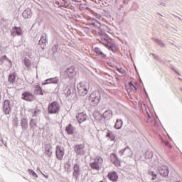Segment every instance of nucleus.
<instances>
[{
  "label": "nucleus",
  "instance_id": "nucleus-1",
  "mask_svg": "<svg viewBox=\"0 0 182 182\" xmlns=\"http://www.w3.org/2000/svg\"><path fill=\"white\" fill-rule=\"evenodd\" d=\"M60 110V105L56 101H53L48 106V111L50 114H56Z\"/></svg>",
  "mask_w": 182,
  "mask_h": 182
},
{
  "label": "nucleus",
  "instance_id": "nucleus-2",
  "mask_svg": "<svg viewBox=\"0 0 182 182\" xmlns=\"http://www.w3.org/2000/svg\"><path fill=\"white\" fill-rule=\"evenodd\" d=\"M90 165L92 170H97V171H99V170L102 168V166H103V158H102V156H96L95 161Z\"/></svg>",
  "mask_w": 182,
  "mask_h": 182
},
{
  "label": "nucleus",
  "instance_id": "nucleus-3",
  "mask_svg": "<svg viewBox=\"0 0 182 182\" xmlns=\"http://www.w3.org/2000/svg\"><path fill=\"white\" fill-rule=\"evenodd\" d=\"M100 92L94 91L92 92L89 97V102L92 103L94 106L99 105L100 102Z\"/></svg>",
  "mask_w": 182,
  "mask_h": 182
},
{
  "label": "nucleus",
  "instance_id": "nucleus-4",
  "mask_svg": "<svg viewBox=\"0 0 182 182\" xmlns=\"http://www.w3.org/2000/svg\"><path fill=\"white\" fill-rule=\"evenodd\" d=\"M87 87L89 86L86 83L80 82L77 85V92L79 96H86L87 95Z\"/></svg>",
  "mask_w": 182,
  "mask_h": 182
},
{
  "label": "nucleus",
  "instance_id": "nucleus-5",
  "mask_svg": "<svg viewBox=\"0 0 182 182\" xmlns=\"http://www.w3.org/2000/svg\"><path fill=\"white\" fill-rule=\"evenodd\" d=\"M158 171L162 177H168L170 171L168 170V166L166 165H161L159 166Z\"/></svg>",
  "mask_w": 182,
  "mask_h": 182
},
{
  "label": "nucleus",
  "instance_id": "nucleus-6",
  "mask_svg": "<svg viewBox=\"0 0 182 182\" xmlns=\"http://www.w3.org/2000/svg\"><path fill=\"white\" fill-rule=\"evenodd\" d=\"M55 156L58 160H63V156H65V149L58 145L55 148Z\"/></svg>",
  "mask_w": 182,
  "mask_h": 182
},
{
  "label": "nucleus",
  "instance_id": "nucleus-7",
  "mask_svg": "<svg viewBox=\"0 0 182 182\" xmlns=\"http://www.w3.org/2000/svg\"><path fill=\"white\" fill-rule=\"evenodd\" d=\"M109 157L111 162L114 165L115 167H120V166H122V163L120 162V160H119V158L116 154H110Z\"/></svg>",
  "mask_w": 182,
  "mask_h": 182
},
{
  "label": "nucleus",
  "instance_id": "nucleus-8",
  "mask_svg": "<svg viewBox=\"0 0 182 182\" xmlns=\"http://www.w3.org/2000/svg\"><path fill=\"white\" fill-rule=\"evenodd\" d=\"M3 112L6 114H9V113H11V101H9V100H4L3 104Z\"/></svg>",
  "mask_w": 182,
  "mask_h": 182
},
{
  "label": "nucleus",
  "instance_id": "nucleus-9",
  "mask_svg": "<svg viewBox=\"0 0 182 182\" xmlns=\"http://www.w3.org/2000/svg\"><path fill=\"white\" fill-rule=\"evenodd\" d=\"M74 151L76 153L77 156H83L86 151H85V146L82 144L75 145L74 146Z\"/></svg>",
  "mask_w": 182,
  "mask_h": 182
},
{
  "label": "nucleus",
  "instance_id": "nucleus-10",
  "mask_svg": "<svg viewBox=\"0 0 182 182\" xmlns=\"http://www.w3.org/2000/svg\"><path fill=\"white\" fill-rule=\"evenodd\" d=\"M33 94L29 92H23L22 93V99L23 100H26V102H32L34 99Z\"/></svg>",
  "mask_w": 182,
  "mask_h": 182
},
{
  "label": "nucleus",
  "instance_id": "nucleus-11",
  "mask_svg": "<svg viewBox=\"0 0 182 182\" xmlns=\"http://www.w3.org/2000/svg\"><path fill=\"white\" fill-rule=\"evenodd\" d=\"M109 41H110V38H109V36L105 34L103 36H102L101 38V43H102V45H105V46H109L110 49H112V50H113V46L109 45Z\"/></svg>",
  "mask_w": 182,
  "mask_h": 182
},
{
  "label": "nucleus",
  "instance_id": "nucleus-12",
  "mask_svg": "<svg viewBox=\"0 0 182 182\" xmlns=\"http://www.w3.org/2000/svg\"><path fill=\"white\" fill-rule=\"evenodd\" d=\"M66 75H68V77L72 78L76 76V70L74 66H70L65 70Z\"/></svg>",
  "mask_w": 182,
  "mask_h": 182
},
{
  "label": "nucleus",
  "instance_id": "nucleus-13",
  "mask_svg": "<svg viewBox=\"0 0 182 182\" xmlns=\"http://www.w3.org/2000/svg\"><path fill=\"white\" fill-rule=\"evenodd\" d=\"M78 123H83L87 120V115L83 112L78 113L76 116Z\"/></svg>",
  "mask_w": 182,
  "mask_h": 182
},
{
  "label": "nucleus",
  "instance_id": "nucleus-14",
  "mask_svg": "<svg viewBox=\"0 0 182 182\" xmlns=\"http://www.w3.org/2000/svg\"><path fill=\"white\" fill-rule=\"evenodd\" d=\"M107 178H109V180L112 182L117 181V180H119V176L117 175V172H109L107 175Z\"/></svg>",
  "mask_w": 182,
  "mask_h": 182
},
{
  "label": "nucleus",
  "instance_id": "nucleus-15",
  "mask_svg": "<svg viewBox=\"0 0 182 182\" xmlns=\"http://www.w3.org/2000/svg\"><path fill=\"white\" fill-rule=\"evenodd\" d=\"M50 83H53L54 85H58V83H59V78H58V77L48 78L45 80V82L43 85H49Z\"/></svg>",
  "mask_w": 182,
  "mask_h": 182
},
{
  "label": "nucleus",
  "instance_id": "nucleus-16",
  "mask_svg": "<svg viewBox=\"0 0 182 182\" xmlns=\"http://www.w3.org/2000/svg\"><path fill=\"white\" fill-rule=\"evenodd\" d=\"M73 175L74 176V177H75V178H77V177H79L80 176V166H79V164H75L74 165V168H73Z\"/></svg>",
  "mask_w": 182,
  "mask_h": 182
},
{
  "label": "nucleus",
  "instance_id": "nucleus-17",
  "mask_svg": "<svg viewBox=\"0 0 182 182\" xmlns=\"http://www.w3.org/2000/svg\"><path fill=\"white\" fill-rule=\"evenodd\" d=\"M137 84H133L132 82H129L127 87V92H134V93H136L137 92Z\"/></svg>",
  "mask_w": 182,
  "mask_h": 182
},
{
  "label": "nucleus",
  "instance_id": "nucleus-18",
  "mask_svg": "<svg viewBox=\"0 0 182 182\" xmlns=\"http://www.w3.org/2000/svg\"><path fill=\"white\" fill-rule=\"evenodd\" d=\"M112 116H113V112L110 109L105 111L102 114V117H104V119L106 120H110V119H112Z\"/></svg>",
  "mask_w": 182,
  "mask_h": 182
},
{
  "label": "nucleus",
  "instance_id": "nucleus-19",
  "mask_svg": "<svg viewBox=\"0 0 182 182\" xmlns=\"http://www.w3.org/2000/svg\"><path fill=\"white\" fill-rule=\"evenodd\" d=\"M16 35H22V28L21 27H14L11 31V36H15Z\"/></svg>",
  "mask_w": 182,
  "mask_h": 182
},
{
  "label": "nucleus",
  "instance_id": "nucleus-20",
  "mask_svg": "<svg viewBox=\"0 0 182 182\" xmlns=\"http://www.w3.org/2000/svg\"><path fill=\"white\" fill-rule=\"evenodd\" d=\"M38 45H43V46L48 45V38H46V36H41V38L38 41Z\"/></svg>",
  "mask_w": 182,
  "mask_h": 182
},
{
  "label": "nucleus",
  "instance_id": "nucleus-21",
  "mask_svg": "<svg viewBox=\"0 0 182 182\" xmlns=\"http://www.w3.org/2000/svg\"><path fill=\"white\" fill-rule=\"evenodd\" d=\"M16 79V75L15 74V73H11L9 75L8 82L9 83L14 84V83H15Z\"/></svg>",
  "mask_w": 182,
  "mask_h": 182
},
{
  "label": "nucleus",
  "instance_id": "nucleus-22",
  "mask_svg": "<svg viewBox=\"0 0 182 182\" xmlns=\"http://www.w3.org/2000/svg\"><path fill=\"white\" fill-rule=\"evenodd\" d=\"M95 52L98 56H101V58H106V55L102 52V50L98 47L95 48Z\"/></svg>",
  "mask_w": 182,
  "mask_h": 182
},
{
  "label": "nucleus",
  "instance_id": "nucleus-23",
  "mask_svg": "<svg viewBox=\"0 0 182 182\" xmlns=\"http://www.w3.org/2000/svg\"><path fill=\"white\" fill-rule=\"evenodd\" d=\"M35 92L36 95H41V96H43V90H42V87L39 85H36L35 87Z\"/></svg>",
  "mask_w": 182,
  "mask_h": 182
},
{
  "label": "nucleus",
  "instance_id": "nucleus-24",
  "mask_svg": "<svg viewBox=\"0 0 182 182\" xmlns=\"http://www.w3.org/2000/svg\"><path fill=\"white\" fill-rule=\"evenodd\" d=\"M64 93H65V96H67V97L70 96L72 95V87L68 85L66 87V89H65V90H64Z\"/></svg>",
  "mask_w": 182,
  "mask_h": 182
},
{
  "label": "nucleus",
  "instance_id": "nucleus-25",
  "mask_svg": "<svg viewBox=\"0 0 182 182\" xmlns=\"http://www.w3.org/2000/svg\"><path fill=\"white\" fill-rule=\"evenodd\" d=\"M122 126H123V121H122V119H117L114 124V127L117 129H122Z\"/></svg>",
  "mask_w": 182,
  "mask_h": 182
},
{
  "label": "nucleus",
  "instance_id": "nucleus-26",
  "mask_svg": "<svg viewBox=\"0 0 182 182\" xmlns=\"http://www.w3.org/2000/svg\"><path fill=\"white\" fill-rule=\"evenodd\" d=\"M65 130L68 133V134H73V127H72V124H70L68 125L65 128Z\"/></svg>",
  "mask_w": 182,
  "mask_h": 182
},
{
  "label": "nucleus",
  "instance_id": "nucleus-27",
  "mask_svg": "<svg viewBox=\"0 0 182 182\" xmlns=\"http://www.w3.org/2000/svg\"><path fill=\"white\" fill-rule=\"evenodd\" d=\"M23 61H24L25 66H26L28 69H31V60L28 58H25Z\"/></svg>",
  "mask_w": 182,
  "mask_h": 182
},
{
  "label": "nucleus",
  "instance_id": "nucleus-28",
  "mask_svg": "<svg viewBox=\"0 0 182 182\" xmlns=\"http://www.w3.org/2000/svg\"><path fill=\"white\" fill-rule=\"evenodd\" d=\"M106 137H108L109 139H110V140L112 141H114V139H116V136H114V134L110 132V131H109L107 134H106Z\"/></svg>",
  "mask_w": 182,
  "mask_h": 182
},
{
  "label": "nucleus",
  "instance_id": "nucleus-29",
  "mask_svg": "<svg viewBox=\"0 0 182 182\" xmlns=\"http://www.w3.org/2000/svg\"><path fill=\"white\" fill-rule=\"evenodd\" d=\"M145 159H147L148 160L150 159H153V151H146L145 153Z\"/></svg>",
  "mask_w": 182,
  "mask_h": 182
},
{
  "label": "nucleus",
  "instance_id": "nucleus-30",
  "mask_svg": "<svg viewBox=\"0 0 182 182\" xmlns=\"http://www.w3.org/2000/svg\"><path fill=\"white\" fill-rule=\"evenodd\" d=\"M148 174L151 176V180H156L157 178V174H156L153 171H149Z\"/></svg>",
  "mask_w": 182,
  "mask_h": 182
},
{
  "label": "nucleus",
  "instance_id": "nucleus-31",
  "mask_svg": "<svg viewBox=\"0 0 182 182\" xmlns=\"http://www.w3.org/2000/svg\"><path fill=\"white\" fill-rule=\"evenodd\" d=\"M23 16L25 18V19H28V18H31V12L28 11H24L23 12Z\"/></svg>",
  "mask_w": 182,
  "mask_h": 182
},
{
  "label": "nucleus",
  "instance_id": "nucleus-32",
  "mask_svg": "<svg viewBox=\"0 0 182 182\" xmlns=\"http://www.w3.org/2000/svg\"><path fill=\"white\" fill-rule=\"evenodd\" d=\"M28 173L30 174V176H33V177H36V178H38V174L35 173V171L32 169H28Z\"/></svg>",
  "mask_w": 182,
  "mask_h": 182
},
{
  "label": "nucleus",
  "instance_id": "nucleus-33",
  "mask_svg": "<svg viewBox=\"0 0 182 182\" xmlns=\"http://www.w3.org/2000/svg\"><path fill=\"white\" fill-rule=\"evenodd\" d=\"M50 145H46V152L47 153V154H49L50 153Z\"/></svg>",
  "mask_w": 182,
  "mask_h": 182
},
{
  "label": "nucleus",
  "instance_id": "nucleus-34",
  "mask_svg": "<svg viewBox=\"0 0 182 182\" xmlns=\"http://www.w3.org/2000/svg\"><path fill=\"white\" fill-rule=\"evenodd\" d=\"M21 126H22V127H24V129H26V127H28V123L26 122L22 121L21 122Z\"/></svg>",
  "mask_w": 182,
  "mask_h": 182
},
{
  "label": "nucleus",
  "instance_id": "nucleus-35",
  "mask_svg": "<svg viewBox=\"0 0 182 182\" xmlns=\"http://www.w3.org/2000/svg\"><path fill=\"white\" fill-rule=\"evenodd\" d=\"M117 70H118L120 73H124V72H125L124 70H123V69H122V68H121V69H118Z\"/></svg>",
  "mask_w": 182,
  "mask_h": 182
},
{
  "label": "nucleus",
  "instance_id": "nucleus-36",
  "mask_svg": "<svg viewBox=\"0 0 182 182\" xmlns=\"http://www.w3.org/2000/svg\"><path fill=\"white\" fill-rule=\"evenodd\" d=\"M3 59H6V60H9L8 57H6V55H4Z\"/></svg>",
  "mask_w": 182,
  "mask_h": 182
},
{
  "label": "nucleus",
  "instance_id": "nucleus-37",
  "mask_svg": "<svg viewBox=\"0 0 182 182\" xmlns=\"http://www.w3.org/2000/svg\"><path fill=\"white\" fill-rule=\"evenodd\" d=\"M119 153H121V156H123V154L124 153V151H120Z\"/></svg>",
  "mask_w": 182,
  "mask_h": 182
},
{
  "label": "nucleus",
  "instance_id": "nucleus-38",
  "mask_svg": "<svg viewBox=\"0 0 182 182\" xmlns=\"http://www.w3.org/2000/svg\"><path fill=\"white\" fill-rule=\"evenodd\" d=\"M1 96H0V103H1Z\"/></svg>",
  "mask_w": 182,
  "mask_h": 182
},
{
  "label": "nucleus",
  "instance_id": "nucleus-39",
  "mask_svg": "<svg viewBox=\"0 0 182 182\" xmlns=\"http://www.w3.org/2000/svg\"><path fill=\"white\" fill-rule=\"evenodd\" d=\"M46 178H48V176H46Z\"/></svg>",
  "mask_w": 182,
  "mask_h": 182
}]
</instances>
